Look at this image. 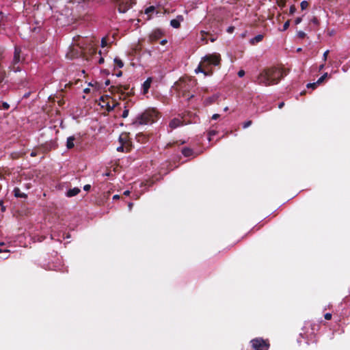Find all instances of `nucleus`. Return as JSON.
<instances>
[{
	"instance_id": "nucleus-1",
	"label": "nucleus",
	"mask_w": 350,
	"mask_h": 350,
	"mask_svg": "<svg viewBox=\"0 0 350 350\" xmlns=\"http://www.w3.org/2000/svg\"><path fill=\"white\" fill-rule=\"evenodd\" d=\"M284 75L282 69L276 67L269 68L258 75L255 82L265 86L275 85L279 83Z\"/></svg>"
},
{
	"instance_id": "nucleus-2",
	"label": "nucleus",
	"mask_w": 350,
	"mask_h": 350,
	"mask_svg": "<svg viewBox=\"0 0 350 350\" xmlns=\"http://www.w3.org/2000/svg\"><path fill=\"white\" fill-rule=\"evenodd\" d=\"M221 60V55L219 53L207 54L202 58L195 72H202L205 76H211L213 72L212 66H220Z\"/></svg>"
},
{
	"instance_id": "nucleus-3",
	"label": "nucleus",
	"mask_w": 350,
	"mask_h": 350,
	"mask_svg": "<svg viewBox=\"0 0 350 350\" xmlns=\"http://www.w3.org/2000/svg\"><path fill=\"white\" fill-rule=\"evenodd\" d=\"M196 84V81L193 79L183 78L175 83V86L181 96L190 100L194 96L193 89Z\"/></svg>"
},
{
	"instance_id": "nucleus-4",
	"label": "nucleus",
	"mask_w": 350,
	"mask_h": 350,
	"mask_svg": "<svg viewBox=\"0 0 350 350\" xmlns=\"http://www.w3.org/2000/svg\"><path fill=\"white\" fill-rule=\"evenodd\" d=\"M159 118V113L154 108H149L142 113L138 114L132 122V125L138 126L152 124Z\"/></svg>"
},
{
	"instance_id": "nucleus-5",
	"label": "nucleus",
	"mask_w": 350,
	"mask_h": 350,
	"mask_svg": "<svg viewBox=\"0 0 350 350\" xmlns=\"http://www.w3.org/2000/svg\"><path fill=\"white\" fill-rule=\"evenodd\" d=\"M21 49L18 46H15L14 56L9 69L14 72H20L21 70V65L25 61V58L22 57Z\"/></svg>"
},
{
	"instance_id": "nucleus-6",
	"label": "nucleus",
	"mask_w": 350,
	"mask_h": 350,
	"mask_svg": "<svg viewBox=\"0 0 350 350\" xmlns=\"http://www.w3.org/2000/svg\"><path fill=\"white\" fill-rule=\"evenodd\" d=\"M120 13H125L136 3L135 0H109Z\"/></svg>"
},
{
	"instance_id": "nucleus-7",
	"label": "nucleus",
	"mask_w": 350,
	"mask_h": 350,
	"mask_svg": "<svg viewBox=\"0 0 350 350\" xmlns=\"http://www.w3.org/2000/svg\"><path fill=\"white\" fill-rule=\"evenodd\" d=\"M13 25V16L10 14L5 15L0 12V26L3 28L11 27Z\"/></svg>"
},
{
	"instance_id": "nucleus-8",
	"label": "nucleus",
	"mask_w": 350,
	"mask_h": 350,
	"mask_svg": "<svg viewBox=\"0 0 350 350\" xmlns=\"http://www.w3.org/2000/svg\"><path fill=\"white\" fill-rule=\"evenodd\" d=\"M163 36V32L160 29L153 30L149 36L148 40L150 43L157 42Z\"/></svg>"
},
{
	"instance_id": "nucleus-9",
	"label": "nucleus",
	"mask_w": 350,
	"mask_h": 350,
	"mask_svg": "<svg viewBox=\"0 0 350 350\" xmlns=\"http://www.w3.org/2000/svg\"><path fill=\"white\" fill-rule=\"evenodd\" d=\"M129 89V85H116V86L111 85L109 88V91L111 93H120V94H123L124 92L126 90H128Z\"/></svg>"
},
{
	"instance_id": "nucleus-10",
	"label": "nucleus",
	"mask_w": 350,
	"mask_h": 350,
	"mask_svg": "<svg viewBox=\"0 0 350 350\" xmlns=\"http://www.w3.org/2000/svg\"><path fill=\"white\" fill-rule=\"evenodd\" d=\"M183 21V16L178 15L176 18L172 19L170 21V25L174 28L178 29L180 27V22Z\"/></svg>"
},
{
	"instance_id": "nucleus-11",
	"label": "nucleus",
	"mask_w": 350,
	"mask_h": 350,
	"mask_svg": "<svg viewBox=\"0 0 350 350\" xmlns=\"http://www.w3.org/2000/svg\"><path fill=\"white\" fill-rule=\"evenodd\" d=\"M152 81V79L151 77H148L144 82V83L142 84L143 94H146L148 92Z\"/></svg>"
},
{
	"instance_id": "nucleus-12",
	"label": "nucleus",
	"mask_w": 350,
	"mask_h": 350,
	"mask_svg": "<svg viewBox=\"0 0 350 350\" xmlns=\"http://www.w3.org/2000/svg\"><path fill=\"white\" fill-rule=\"evenodd\" d=\"M184 121L185 120L182 121L178 118H174L170 122L169 126L172 129H176L179 126L183 125Z\"/></svg>"
},
{
	"instance_id": "nucleus-13",
	"label": "nucleus",
	"mask_w": 350,
	"mask_h": 350,
	"mask_svg": "<svg viewBox=\"0 0 350 350\" xmlns=\"http://www.w3.org/2000/svg\"><path fill=\"white\" fill-rule=\"evenodd\" d=\"M79 192H80V189L77 187H75L73 189H70L66 192V196L71 198V197L77 196V194H79Z\"/></svg>"
},
{
	"instance_id": "nucleus-14",
	"label": "nucleus",
	"mask_w": 350,
	"mask_h": 350,
	"mask_svg": "<svg viewBox=\"0 0 350 350\" xmlns=\"http://www.w3.org/2000/svg\"><path fill=\"white\" fill-rule=\"evenodd\" d=\"M181 152L186 157H191L193 154V149L187 147L183 148L181 150Z\"/></svg>"
},
{
	"instance_id": "nucleus-15",
	"label": "nucleus",
	"mask_w": 350,
	"mask_h": 350,
	"mask_svg": "<svg viewBox=\"0 0 350 350\" xmlns=\"http://www.w3.org/2000/svg\"><path fill=\"white\" fill-rule=\"evenodd\" d=\"M75 140V136H70V137H68L67 138L66 148L68 149H71V148H74V146H75V144H74Z\"/></svg>"
},
{
	"instance_id": "nucleus-16",
	"label": "nucleus",
	"mask_w": 350,
	"mask_h": 350,
	"mask_svg": "<svg viewBox=\"0 0 350 350\" xmlns=\"http://www.w3.org/2000/svg\"><path fill=\"white\" fill-rule=\"evenodd\" d=\"M14 194L16 198H26L27 195L23 192H21V189L18 187H15L14 189Z\"/></svg>"
},
{
	"instance_id": "nucleus-17",
	"label": "nucleus",
	"mask_w": 350,
	"mask_h": 350,
	"mask_svg": "<svg viewBox=\"0 0 350 350\" xmlns=\"http://www.w3.org/2000/svg\"><path fill=\"white\" fill-rule=\"evenodd\" d=\"M263 37H264L263 35L258 34V35L256 36L255 37H254L252 39H251L250 43L252 44H255L262 41L263 39Z\"/></svg>"
},
{
	"instance_id": "nucleus-18",
	"label": "nucleus",
	"mask_w": 350,
	"mask_h": 350,
	"mask_svg": "<svg viewBox=\"0 0 350 350\" xmlns=\"http://www.w3.org/2000/svg\"><path fill=\"white\" fill-rule=\"evenodd\" d=\"M125 144L124 149L126 152H129L131 148V142L128 139L125 138V142H124Z\"/></svg>"
},
{
	"instance_id": "nucleus-19",
	"label": "nucleus",
	"mask_w": 350,
	"mask_h": 350,
	"mask_svg": "<svg viewBox=\"0 0 350 350\" xmlns=\"http://www.w3.org/2000/svg\"><path fill=\"white\" fill-rule=\"evenodd\" d=\"M114 62H115V64H116V66H117L118 68H122V67L124 66V63H123V62H122L120 59H119V58H118V57H116V58L114 59Z\"/></svg>"
},
{
	"instance_id": "nucleus-20",
	"label": "nucleus",
	"mask_w": 350,
	"mask_h": 350,
	"mask_svg": "<svg viewBox=\"0 0 350 350\" xmlns=\"http://www.w3.org/2000/svg\"><path fill=\"white\" fill-rule=\"evenodd\" d=\"M155 10V8L154 6L153 5H151V6H149L147 8H146L144 12L146 14H150L151 13H152Z\"/></svg>"
},
{
	"instance_id": "nucleus-21",
	"label": "nucleus",
	"mask_w": 350,
	"mask_h": 350,
	"mask_svg": "<svg viewBox=\"0 0 350 350\" xmlns=\"http://www.w3.org/2000/svg\"><path fill=\"white\" fill-rule=\"evenodd\" d=\"M309 6V3L307 1H303L300 3L301 10L307 9Z\"/></svg>"
},
{
	"instance_id": "nucleus-22",
	"label": "nucleus",
	"mask_w": 350,
	"mask_h": 350,
	"mask_svg": "<svg viewBox=\"0 0 350 350\" xmlns=\"http://www.w3.org/2000/svg\"><path fill=\"white\" fill-rule=\"evenodd\" d=\"M200 33L202 35V40L205 41V43H207L208 40H207L206 36L209 35V33L206 32L204 31H201Z\"/></svg>"
},
{
	"instance_id": "nucleus-23",
	"label": "nucleus",
	"mask_w": 350,
	"mask_h": 350,
	"mask_svg": "<svg viewBox=\"0 0 350 350\" xmlns=\"http://www.w3.org/2000/svg\"><path fill=\"white\" fill-rule=\"evenodd\" d=\"M217 133V131L215 130H211L208 132V141L211 140V137L215 135Z\"/></svg>"
},
{
	"instance_id": "nucleus-24",
	"label": "nucleus",
	"mask_w": 350,
	"mask_h": 350,
	"mask_svg": "<svg viewBox=\"0 0 350 350\" xmlns=\"http://www.w3.org/2000/svg\"><path fill=\"white\" fill-rule=\"evenodd\" d=\"M327 77V72L325 73L323 75H322L317 81L318 85L321 84V83H323Z\"/></svg>"
},
{
	"instance_id": "nucleus-25",
	"label": "nucleus",
	"mask_w": 350,
	"mask_h": 350,
	"mask_svg": "<svg viewBox=\"0 0 350 350\" xmlns=\"http://www.w3.org/2000/svg\"><path fill=\"white\" fill-rule=\"evenodd\" d=\"M297 8L295 5H292L289 9V14L293 15L296 12Z\"/></svg>"
},
{
	"instance_id": "nucleus-26",
	"label": "nucleus",
	"mask_w": 350,
	"mask_h": 350,
	"mask_svg": "<svg viewBox=\"0 0 350 350\" xmlns=\"http://www.w3.org/2000/svg\"><path fill=\"white\" fill-rule=\"evenodd\" d=\"M310 23L315 25H319V19L314 16L311 20H310Z\"/></svg>"
},
{
	"instance_id": "nucleus-27",
	"label": "nucleus",
	"mask_w": 350,
	"mask_h": 350,
	"mask_svg": "<svg viewBox=\"0 0 350 350\" xmlns=\"http://www.w3.org/2000/svg\"><path fill=\"white\" fill-rule=\"evenodd\" d=\"M306 36V34L305 32L302 31H299L297 32V37L300 39H304Z\"/></svg>"
},
{
	"instance_id": "nucleus-28",
	"label": "nucleus",
	"mask_w": 350,
	"mask_h": 350,
	"mask_svg": "<svg viewBox=\"0 0 350 350\" xmlns=\"http://www.w3.org/2000/svg\"><path fill=\"white\" fill-rule=\"evenodd\" d=\"M252 124V120H247L246 122H245L243 124V129H246L247 127H249L250 126H251Z\"/></svg>"
},
{
	"instance_id": "nucleus-29",
	"label": "nucleus",
	"mask_w": 350,
	"mask_h": 350,
	"mask_svg": "<svg viewBox=\"0 0 350 350\" xmlns=\"http://www.w3.org/2000/svg\"><path fill=\"white\" fill-rule=\"evenodd\" d=\"M277 3H278V5L282 8H283L286 5V0H278Z\"/></svg>"
},
{
	"instance_id": "nucleus-30",
	"label": "nucleus",
	"mask_w": 350,
	"mask_h": 350,
	"mask_svg": "<svg viewBox=\"0 0 350 350\" xmlns=\"http://www.w3.org/2000/svg\"><path fill=\"white\" fill-rule=\"evenodd\" d=\"M289 25H290V21H289V20H288L287 21H286V22L284 23V25H283V28H282V31H285V30H286V29L288 28Z\"/></svg>"
},
{
	"instance_id": "nucleus-31",
	"label": "nucleus",
	"mask_w": 350,
	"mask_h": 350,
	"mask_svg": "<svg viewBox=\"0 0 350 350\" xmlns=\"http://www.w3.org/2000/svg\"><path fill=\"white\" fill-rule=\"evenodd\" d=\"M125 137L127 139V136L126 135H121L119 137V141L120 144H122V143L125 142Z\"/></svg>"
},
{
	"instance_id": "nucleus-32",
	"label": "nucleus",
	"mask_w": 350,
	"mask_h": 350,
	"mask_svg": "<svg viewBox=\"0 0 350 350\" xmlns=\"http://www.w3.org/2000/svg\"><path fill=\"white\" fill-rule=\"evenodd\" d=\"M5 77V72L4 71H0V83H2Z\"/></svg>"
},
{
	"instance_id": "nucleus-33",
	"label": "nucleus",
	"mask_w": 350,
	"mask_h": 350,
	"mask_svg": "<svg viewBox=\"0 0 350 350\" xmlns=\"http://www.w3.org/2000/svg\"><path fill=\"white\" fill-rule=\"evenodd\" d=\"M124 146H125V144L124 143H122V144H120V146L117 148V150L118 152H124V151H125Z\"/></svg>"
},
{
	"instance_id": "nucleus-34",
	"label": "nucleus",
	"mask_w": 350,
	"mask_h": 350,
	"mask_svg": "<svg viewBox=\"0 0 350 350\" xmlns=\"http://www.w3.org/2000/svg\"><path fill=\"white\" fill-rule=\"evenodd\" d=\"M2 108L4 110H8L10 108V105L8 103H6V102H3L2 103Z\"/></svg>"
},
{
	"instance_id": "nucleus-35",
	"label": "nucleus",
	"mask_w": 350,
	"mask_h": 350,
	"mask_svg": "<svg viewBox=\"0 0 350 350\" xmlns=\"http://www.w3.org/2000/svg\"><path fill=\"white\" fill-rule=\"evenodd\" d=\"M129 116V109H125L124 111H123V113L122 114V117L123 118H127Z\"/></svg>"
},
{
	"instance_id": "nucleus-36",
	"label": "nucleus",
	"mask_w": 350,
	"mask_h": 350,
	"mask_svg": "<svg viewBox=\"0 0 350 350\" xmlns=\"http://www.w3.org/2000/svg\"><path fill=\"white\" fill-rule=\"evenodd\" d=\"M317 85H318L317 82L312 83H308L307 84V88H312L314 89V88H317Z\"/></svg>"
},
{
	"instance_id": "nucleus-37",
	"label": "nucleus",
	"mask_w": 350,
	"mask_h": 350,
	"mask_svg": "<svg viewBox=\"0 0 350 350\" xmlns=\"http://www.w3.org/2000/svg\"><path fill=\"white\" fill-rule=\"evenodd\" d=\"M234 29L235 28L234 26H230V27H228V28L227 29L226 31L228 33H232L234 31Z\"/></svg>"
},
{
	"instance_id": "nucleus-38",
	"label": "nucleus",
	"mask_w": 350,
	"mask_h": 350,
	"mask_svg": "<svg viewBox=\"0 0 350 350\" xmlns=\"http://www.w3.org/2000/svg\"><path fill=\"white\" fill-rule=\"evenodd\" d=\"M107 39L105 38H103L101 40V46L105 47L107 46Z\"/></svg>"
},
{
	"instance_id": "nucleus-39",
	"label": "nucleus",
	"mask_w": 350,
	"mask_h": 350,
	"mask_svg": "<svg viewBox=\"0 0 350 350\" xmlns=\"http://www.w3.org/2000/svg\"><path fill=\"white\" fill-rule=\"evenodd\" d=\"M245 72L243 70H240L237 73V75L239 77H243L245 75Z\"/></svg>"
},
{
	"instance_id": "nucleus-40",
	"label": "nucleus",
	"mask_w": 350,
	"mask_h": 350,
	"mask_svg": "<svg viewBox=\"0 0 350 350\" xmlns=\"http://www.w3.org/2000/svg\"><path fill=\"white\" fill-rule=\"evenodd\" d=\"M302 21V18L301 17H297L295 20V25H298Z\"/></svg>"
},
{
	"instance_id": "nucleus-41",
	"label": "nucleus",
	"mask_w": 350,
	"mask_h": 350,
	"mask_svg": "<svg viewBox=\"0 0 350 350\" xmlns=\"http://www.w3.org/2000/svg\"><path fill=\"white\" fill-rule=\"evenodd\" d=\"M325 319L326 320H330L332 319V314L330 313H326L324 316Z\"/></svg>"
},
{
	"instance_id": "nucleus-42",
	"label": "nucleus",
	"mask_w": 350,
	"mask_h": 350,
	"mask_svg": "<svg viewBox=\"0 0 350 350\" xmlns=\"http://www.w3.org/2000/svg\"><path fill=\"white\" fill-rule=\"evenodd\" d=\"M329 54V51H326L324 53H323V61L325 62L327 60V55Z\"/></svg>"
},
{
	"instance_id": "nucleus-43",
	"label": "nucleus",
	"mask_w": 350,
	"mask_h": 350,
	"mask_svg": "<svg viewBox=\"0 0 350 350\" xmlns=\"http://www.w3.org/2000/svg\"><path fill=\"white\" fill-rule=\"evenodd\" d=\"M87 0H69L70 2H77L78 3H81L82 2H85Z\"/></svg>"
},
{
	"instance_id": "nucleus-44",
	"label": "nucleus",
	"mask_w": 350,
	"mask_h": 350,
	"mask_svg": "<svg viewBox=\"0 0 350 350\" xmlns=\"http://www.w3.org/2000/svg\"><path fill=\"white\" fill-rule=\"evenodd\" d=\"M91 188V185H85L84 187H83V189L86 191H88Z\"/></svg>"
},
{
	"instance_id": "nucleus-45",
	"label": "nucleus",
	"mask_w": 350,
	"mask_h": 350,
	"mask_svg": "<svg viewBox=\"0 0 350 350\" xmlns=\"http://www.w3.org/2000/svg\"><path fill=\"white\" fill-rule=\"evenodd\" d=\"M219 118V115L217 113L213 114L212 116V120H217Z\"/></svg>"
},
{
	"instance_id": "nucleus-46",
	"label": "nucleus",
	"mask_w": 350,
	"mask_h": 350,
	"mask_svg": "<svg viewBox=\"0 0 350 350\" xmlns=\"http://www.w3.org/2000/svg\"><path fill=\"white\" fill-rule=\"evenodd\" d=\"M11 156H12V159H17V158H18V156L17 153H15V152L14 153H12Z\"/></svg>"
},
{
	"instance_id": "nucleus-47",
	"label": "nucleus",
	"mask_w": 350,
	"mask_h": 350,
	"mask_svg": "<svg viewBox=\"0 0 350 350\" xmlns=\"http://www.w3.org/2000/svg\"><path fill=\"white\" fill-rule=\"evenodd\" d=\"M104 61H105V60H104V58H103V57H100V59H99V60H98V64H103V63H104Z\"/></svg>"
},
{
	"instance_id": "nucleus-48",
	"label": "nucleus",
	"mask_w": 350,
	"mask_h": 350,
	"mask_svg": "<svg viewBox=\"0 0 350 350\" xmlns=\"http://www.w3.org/2000/svg\"><path fill=\"white\" fill-rule=\"evenodd\" d=\"M37 155V152L36 151H32L30 154L31 157H36Z\"/></svg>"
},
{
	"instance_id": "nucleus-49",
	"label": "nucleus",
	"mask_w": 350,
	"mask_h": 350,
	"mask_svg": "<svg viewBox=\"0 0 350 350\" xmlns=\"http://www.w3.org/2000/svg\"><path fill=\"white\" fill-rule=\"evenodd\" d=\"M83 92L85 93V94H88L90 92V88H85L83 90Z\"/></svg>"
},
{
	"instance_id": "nucleus-50",
	"label": "nucleus",
	"mask_w": 350,
	"mask_h": 350,
	"mask_svg": "<svg viewBox=\"0 0 350 350\" xmlns=\"http://www.w3.org/2000/svg\"><path fill=\"white\" fill-rule=\"evenodd\" d=\"M114 107H115V105H113L112 107H111L110 105H107V110L108 111H111V110L113 109Z\"/></svg>"
},
{
	"instance_id": "nucleus-51",
	"label": "nucleus",
	"mask_w": 350,
	"mask_h": 350,
	"mask_svg": "<svg viewBox=\"0 0 350 350\" xmlns=\"http://www.w3.org/2000/svg\"><path fill=\"white\" fill-rule=\"evenodd\" d=\"M122 71H120H120H118V72L116 74V75L118 77H121V76H122Z\"/></svg>"
},
{
	"instance_id": "nucleus-52",
	"label": "nucleus",
	"mask_w": 350,
	"mask_h": 350,
	"mask_svg": "<svg viewBox=\"0 0 350 350\" xmlns=\"http://www.w3.org/2000/svg\"><path fill=\"white\" fill-rule=\"evenodd\" d=\"M105 86L109 85H110V80L109 79L106 80L105 82Z\"/></svg>"
},
{
	"instance_id": "nucleus-53",
	"label": "nucleus",
	"mask_w": 350,
	"mask_h": 350,
	"mask_svg": "<svg viewBox=\"0 0 350 350\" xmlns=\"http://www.w3.org/2000/svg\"><path fill=\"white\" fill-rule=\"evenodd\" d=\"M167 40L164 39V40H162L160 43H161V44L164 45L167 43Z\"/></svg>"
},
{
	"instance_id": "nucleus-54",
	"label": "nucleus",
	"mask_w": 350,
	"mask_h": 350,
	"mask_svg": "<svg viewBox=\"0 0 350 350\" xmlns=\"http://www.w3.org/2000/svg\"><path fill=\"white\" fill-rule=\"evenodd\" d=\"M123 194L124 196H129L130 194V191L129 190H126V191H124Z\"/></svg>"
},
{
	"instance_id": "nucleus-55",
	"label": "nucleus",
	"mask_w": 350,
	"mask_h": 350,
	"mask_svg": "<svg viewBox=\"0 0 350 350\" xmlns=\"http://www.w3.org/2000/svg\"><path fill=\"white\" fill-rule=\"evenodd\" d=\"M284 105V103L283 102L280 103L278 105V107L281 109Z\"/></svg>"
},
{
	"instance_id": "nucleus-56",
	"label": "nucleus",
	"mask_w": 350,
	"mask_h": 350,
	"mask_svg": "<svg viewBox=\"0 0 350 350\" xmlns=\"http://www.w3.org/2000/svg\"><path fill=\"white\" fill-rule=\"evenodd\" d=\"M119 198H120V196L118 195H114L113 197V200H117V199H119Z\"/></svg>"
},
{
	"instance_id": "nucleus-57",
	"label": "nucleus",
	"mask_w": 350,
	"mask_h": 350,
	"mask_svg": "<svg viewBox=\"0 0 350 350\" xmlns=\"http://www.w3.org/2000/svg\"><path fill=\"white\" fill-rule=\"evenodd\" d=\"M3 201L0 200V206H2V210L4 211L5 208L3 206Z\"/></svg>"
},
{
	"instance_id": "nucleus-58",
	"label": "nucleus",
	"mask_w": 350,
	"mask_h": 350,
	"mask_svg": "<svg viewBox=\"0 0 350 350\" xmlns=\"http://www.w3.org/2000/svg\"><path fill=\"white\" fill-rule=\"evenodd\" d=\"M215 40H216V38H214V37H211V38H210V40H211V42H213Z\"/></svg>"
},
{
	"instance_id": "nucleus-59",
	"label": "nucleus",
	"mask_w": 350,
	"mask_h": 350,
	"mask_svg": "<svg viewBox=\"0 0 350 350\" xmlns=\"http://www.w3.org/2000/svg\"><path fill=\"white\" fill-rule=\"evenodd\" d=\"M324 68V64H321L320 66H319V70H323Z\"/></svg>"
},
{
	"instance_id": "nucleus-60",
	"label": "nucleus",
	"mask_w": 350,
	"mask_h": 350,
	"mask_svg": "<svg viewBox=\"0 0 350 350\" xmlns=\"http://www.w3.org/2000/svg\"><path fill=\"white\" fill-rule=\"evenodd\" d=\"M141 136H142V135H137V138H139ZM138 140H139V139H138Z\"/></svg>"
},
{
	"instance_id": "nucleus-61",
	"label": "nucleus",
	"mask_w": 350,
	"mask_h": 350,
	"mask_svg": "<svg viewBox=\"0 0 350 350\" xmlns=\"http://www.w3.org/2000/svg\"><path fill=\"white\" fill-rule=\"evenodd\" d=\"M93 50H94V52H93V53H96V50H95V49H93Z\"/></svg>"
},
{
	"instance_id": "nucleus-62",
	"label": "nucleus",
	"mask_w": 350,
	"mask_h": 350,
	"mask_svg": "<svg viewBox=\"0 0 350 350\" xmlns=\"http://www.w3.org/2000/svg\"><path fill=\"white\" fill-rule=\"evenodd\" d=\"M131 206H132V203H130L129 204V207H131Z\"/></svg>"
},
{
	"instance_id": "nucleus-63",
	"label": "nucleus",
	"mask_w": 350,
	"mask_h": 350,
	"mask_svg": "<svg viewBox=\"0 0 350 350\" xmlns=\"http://www.w3.org/2000/svg\"><path fill=\"white\" fill-rule=\"evenodd\" d=\"M301 49L299 48L297 49V51H300Z\"/></svg>"
}]
</instances>
